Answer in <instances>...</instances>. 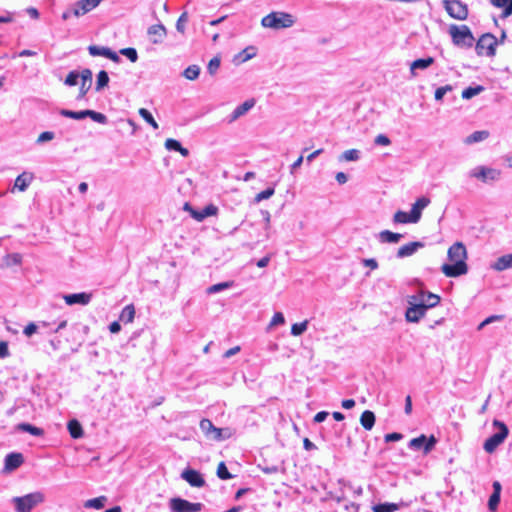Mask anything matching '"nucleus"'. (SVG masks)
<instances>
[{"instance_id":"obj_1","label":"nucleus","mask_w":512,"mask_h":512,"mask_svg":"<svg viewBox=\"0 0 512 512\" xmlns=\"http://www.w3.org/2000/svg\"><path fill=\"white\" fill-rule=\"evenodd\" d=\"M448 259L451 264L445 263L441 267V271L447 277H458L468 272L466 263L467 250L462 242H456L448 249Z\"/></svg>"},{"instance_id":"obj_2","label":"nucleus","mask_w":512,"mask_h":512,"mask_svg":"<svg viewBox=\"0 0 512 512\" xmlns=\"http://www.w3.org/2000/svg\"><path fill=\"white\" fill-rule=\"evenodd\" d=\"M296 20L292 14L287 12H271L264 16L261 20V25L265 28L274 30L290 28L295 24Z\"/></svg>"},{"instance_id":"obj_3","label":"nucleus","mask_w":512,"mask_h":512,"mask_svg":"<svg viewBox=\"0 0 512 512\" xmlns=\"http://www.w3.org/2000/svg\"><path fill=\"white\" fill-rule=\"evenodd\" d=\"M44 501L45 496L40 491L12 498V503L14 504L16 512H31L36 506L42 504Z\"/></svg>"},{"instance_id":"obj_4","label":"nucleus","mask_w":512,"mask_h":512,"mask_svg":"<svg viewBox=\"0 0 512 512\" xmlns=\"http://www.w3.org/2000/svg\"><path fill=\"white\" fill-rule=\"evenodd\" d=\"M449 34L454 45L466 48L473 46L475 38L467 25L452 24L449 27Z\"/></svg>"},{"instance_id":"obj_5","label":"nucleus","mask_w":512,"mask_h":512,"mask_svg":"<svg viewBox=\"0 0 512 512\" xmlns=\"http://www.w3.org/2000/svg\"><path fill=\"white\" fill-rule=\"evenodd\" d=\"M493 425L498 428V431L485 440L483 448L487 453L494 452L505 441L509 433L508 427L503 422L494 420Z\"/></svg>"},{"instance_id":"obj_6","label":"nucleus","mask_w":512,"mask_h":512,"mask_svg":"<svg viewBox=\"0 0 512 512\" xmlns=\"http://www.w3.org/2000/svg\"><path fill=\"white\" fill-rule=\"evenodd\" d=\"M200 429L206 437L216 441H222L231 436L229 429L217 428L209 419H202L200 421Z\"/></svg>"},{"instance_id":"obj_7","label":"nucleus","mask_w":512,"mask_h":512,"mask_svg":"<svg viewBox=\"0 0 512 512\" xmlns=\"http://www.w3.org/2000/svg\"><path fill=\"white\" fill-rule=\"evenodd\" d=\"M203 507L202 503H193L180 497L172 498L169 502L171 512H200Z\"/></svg>"},{"instance_id":"obj_8","label":"nucleus","mask_w":512,"mask_h":512,"mask_svg":"<svg viewBox=\"0 0 512 512\" xmlns=\"http://www.w3.org/2000/svg\"><path fill=\"white\" fill-rule=\"evenodd\" d=\"M445 10L450 17L457 20H465L468 17V7L460 0H444Z\"/></svg>"},{"instance_id":"obj_9","label":"nucleus","mask_w":512,"mask_h":512,"mask_svg":"<svg viewBox=\"0 0 512 512\" xmlns=\"http://www.w3.org/2000/svg\"><path fill=\"white\" fill-rule=\"evenodd\" d=\"M497 44V38L491 33H486L477 41L475 50L478 55H482L483 50H486V55L491 57L495 55Z\"/></svg>"},{"instance_id":"obj_10","label":"nucleus","mask_w":512,"mask_h":512,"mask_svg":"<svg viewBox=\"0 0 512 512\" xmlns=\"http://www.w3.org/2000/svg\"><path fill=\"white\" fill-rule=\"evenodd\" d=\"M437 443V439L434 435L427 437L422 434L419 437L413 438L409 441L408 447L414 450H423L425 454L431 452Z\"/></svg>"},{"instance_id":"obj_11","label":"nucleus","mask_w":512,"mask_h":512,"mask_svg":"<svg viewBox=\"0 0 512 512\" xmlns=\"http://www.w3.org/2000/svg\"><path fill=\"white\" fill-rule=\"evenodd\" d=\"M500 175L501 172L499 170L486 166H477L469 172L470 177L477 178L484 183L496 181L500 178Z\"/></svg>"},{"instance_id":"obj_12","label":"nucleus","mask_w":512,"mask_h":512,"mask_svg":"<svg viewBox=\"0 0 512 512\" xmlns=\"http://www.w3.org/2000/svg\"><path fill=\"white\" fill-rule=\"evenodd\" d=\"M181 478L192 487L201 488L205 485V479L202 474L194 469L186 468L181 473Z\"/></svg>"},{"instance_id":"obj_13","label":"nucleus","mask_w":512,"mask_h":512,"mask_svg":"<svg viewBox=\"0 0 512 512\" xmlns=\"http://www.w3.org/2000/svg\"><path fill=\"white\" fill-rule=\"evenodd\" d=\"M410 306L407 308L405 312V318L407 322L418 323L421 318H423L427 312L425 306L419 303L409 302Z\"/></svg>"},{"instance_id":"obj_14","label":"nucleus","mask_w":512,"mask_h":512,"mask_svg":"<svg viewBox=\"0 0 512 512\" xmlns=\"http://www.w3.org/2000/svg\"><path fill=\"white\" fill-rule=\"evenodd\" d=\"M412 299L419 301L418 303L424 305L426 310L437 306L441 300L439 295L429 291H420L419 296H412Z\"/></svg>"},{"instance_id":"obj_15","label":"nucleus","mask_w":512,"mask_h":512,"mask_svg":"<svg viewBox=\"0 0 512 512\" xmlns=\"http://www.w3.org/2000/svg\"><path fill=\"white\" fill-rule=\"evenodd\" d=\"M102 0H79L73 7V16L80 17L96 8Z\"/></svg>"},{"instance_id":"obj_16","label":"nucleus","mask_w":512,"mask_h":512,"mask_svg":"<svg viewBox=\"0 0 512 512\" xmlns=\"http://www.w3.org/2000/svg\"><path fill=\"white\" fill-rule=\"evenodd\" d=\"M65 303L69 306H73L76 304L79 305H88L92 299V294L87 292L66 294L63 296Z\"/></svg>"},{"instance_id":"obj_17","label":"nucleus","mask_w":512,"mask_h":512,"mask_svg":"<svg viewBox=\"0 0 512 512\" xmlns=\"http://www.w3.org/2000/svg\"><path fill=\"white\" fill-rule=\"evenodd\" d=\"M147 34L151 43L160 44L167 35L166 27L163 24H155L148 28Z\"/></svg>"},{"instance_id":"obj_18","label":"nucleus","mask_w":512,"mask_h":512,"mask_svg":"<svg viewBox=\"0 0 512 512\" xmlns=\"http://www.w3.org/2000/svg\"><path fill=\"white\" fill-rule=\"evenodd\" d=\"M24 462V457L21 453L11 452L5 456L4 469L8 472L18 469Z\"/></svg>"},{"instance_id":"obj_19","label":"nucleus","mask_w":512,"mask_h":512,"mask_svg":"<svg viewBox=\"0 0 512 512\" xmlns=\"http://www.w3.org/2000/svg\"><path fill=\"white\" fill-rule=\"evenodd\" d=\"M255 105V101L253 99L246 100L244 103L238 105L233 112L227 117V122L232 123L236 121L238 118L245 115L250 109H252Z\"/></svg>"},{"instance_id":"obj_20","label":"nucleus","mask_w":512,"mask_h":512,"mask_svg":"<svg viewBox=\"0 0 512 512\" xmlns=\"http://www.w3.org/2000/svg\"><path fill=\"white\" fill-rule=\"evenodd\" d=\"M424 246H425V244L421 241L410 242L408 244L401 246L398 249L396 256H397V258H400V259L412 256L413 254H415L419 249L423 248Z\"/></svg>"},{"instance_id":"obj_21","label":"nucleus","mask_w":512,"mask_h":512,"mask_svg":"<svg viewBox=\"0 0 512 512\" xmlns=\"http://www.w3.org/2000/svg\"><path fill=\"white\" fill-rule=\"evenodd\" d=\"M92 71L88 68H85L81 71L80 79L81 85L79 90L78 99L83 98L92 86Z\"/></svg>"},{"instance_id":"obj_22","label":"nucleus","mask_w":512,"mask_h":512,"mask_svg":"<svg viewBox=\"0 0 512 512\" xmlns=\"http://www.w3.org/2000/svg\"><path fill=\"white\" fill-rule=\"evenodd\" d=\"M493 492L488 500V509L491 512H495L498 508L501 498L502 486L499 481H494L492 484Z\"/></svg>"},{"instance_id":"obj_23","label":"nucleus","mask_w":512,"mask_h":512,"mask_svg":"<svg viewBox=\"0 0 512 512\" xmlns=\"http://www.w3.org/2000/svg\"><path fill=\"white\" fill-rule=\"evenodd\" d=\"M34 175L30 172H23L17 176L14 182V189L24 192L33 181Z\"/></svg>"},{"instance_id":"obj_24","label":"nucleus","mask_w":512,"mask_h":512,"mask_svg":"<svg viewBox=\"0 0 512 512\" xmlns=\"http://www.w3.org/2000/svg\"><path fill=\"white\" fill-rule=\"evenodd\" d=\"M430 204V199L427 197H420L416 200V202L412 205L411 214L412 218L416 219L418 222L421 219L422 210L425 209Z\"/></svg>"},{"instance_id":"obj_25","label":"nucleus","mask_w":512,"mask_h":512,"mask_svg":"<svg viewBox=\"0 0 512 512\" xmlns=\"http://www.w3.org/2000/svg\"><path fill=\"white\" fill-rule=\"evenodd\" d=\"M218 212V208L213 205V204H209L207 206H205L202 210L198 211H193V219L197 220V221H203L205 218L209 217V216H214L216 215Z\"/></svg>"},{"instance_id":"obj_26","label":"nucleus","mask_w":512,"mask_h":512,"mask_svg":"<svg viewBox=\"0 0 512 512\" xmlns=\"http://www.w3.org/2000/svg\"><path fill=\"white\" fill-rule=\"evenodd\" d=\"M402 237V234L390 230H383L378 234V240L381 243H398Z\"/></svg>"},{"instance_id":"obj_27","label":"nucleus","mask_w":512,"mask_h":512,"mask_svg":"<svg viewBox=\"0 0 512 512\" xmlns=\"http://www.w3.org/2000/svg\"><path fill=\"white\" fill-rule=\"evenodd\" d=\"M496 271H503L512 268V253L499 257L492 265Z\"/></svg>"},{"instance_id":"obj_28","label":"nucleus","mask_w":512,"mask_h":512,"mask_svg":"<svg viewBox=\"0 0 512 512\" xmlns=\"http://www.w3.org/2000/svg\"><path fill=\"white\" fill-rule=\"evenodd\" d=\"M412 217L413 216H412L411 212L407 213L405 211L398 210L393 215L392 221L394 224H408V223L415 224V223H417L418 221L416 219H413Z\"/></svg>"},{"instance_id":"obj_29","label":"nucleus","mask_w":512,"mask_h":512,"mask_svg":"<svg viewBox=\"0 0 512 512\" xmlns=\"http://www.w3.org/2000/svg\"><path fill=\"white\" fill-rule=\"evenodd\" d=\"M434 63L433 57L420 58L413 61L410 65V71L413 75H415V70L420 69L424 70L430 67Z\"/></svg>"},{"instance_id":"obj_30","label":"nucleus","mask_w":512,"mask_h":512,"mask_svg":"<svg viewBox=\"0 0 512 512\" xmlns=\"http://www.w3.org/2000/svg\"><path fill=\"white\" fill-rule=\"evenodd\" d=\"M375 414L370 410H365L360 417V423L366 430H371L375 424Z\"/></svg>"},{"instance_id":"obj_31","label":"nucleus","mask_w":512,"mask_h":512,"mask_svg":"<svg viewBox=\"0 0 512 512\" xmlns=\"http://www.w3.org/2000/svg\"><path fill=\"white\" fill-rule=\"evenodd\" d=\"M67 429L70 433V436L74 439H78L83 436V428L80 422L76 419L68 421Z\"/></svg>"},{"instance_id":"obj_32","label":"nucleus","mask_w":512,"mask_h":512,"mask_svg":"<svg viewBox=\"0 0 512 512\" xmlns=\"http://www.w3.org/2000/svg\"><path fill=\"white\" fill-rule=\"evenodd\" d=\"M489 137V132L486 130L475 131L466 137L465 143L468 145L478 143L486 140Z\"/></svg>"},{"instance_id":"obj_33","label":"nucleus","mask_w":512,"mask_h":512,"mask_svg":"<svg viewBox=\"0 0 512 512\" xmlns=\"http://www.w3.org/2000/svg\"><path fill=\"white\" fill-rule=\"evenodd\" d=\"M107 502L106 496H99L85 501L84 507L89 509H102Z\"/></svg>"},{"instance_id":"obj_34","label":"nucleus","mask_w":512,"mask_h":512,"mask_svg":"<svg viewBox=\"0 0 512 512\" xmlns=\"http://www.w3.org/2000/svg\"><path fill=\"white\" fill-rule=\"evenodd\" d=\"M60 115L66 118H71L75 120H82L87 118V110H81V111H72L68 109H61L59 111Z\"/></svg>"},{"instance_id":"obj_35","label":"nucleus","mask_w":512,"mask_h":512,"mask_svg":"<svg viewBox=\"0 0 512 512\" xmlns=\"http://www.w3.org/2000/svg\"><path fill=\"white\" fill-rule=\"evenodd\" d=\"M18 429L23 432H27L33 436H42L44 434L43 429L36 427L30 423H20Z\"/></svg>"},{"instance_id":"obj_36","label":"nucleus","mask_w":512,"mask_h":512,"mask_svg":"<svg viewBox=\"0 0 512 512\" xmlns=\"http://www.w3.org/2000/svg\"><path fill=\"white\" fill-rule=\"evenodd\" d=\"M135 308L133 305H127L122 309L120 320L124 323H130L134 320Z\"/></svg>"},{"instance_id":"obj_37","label":"nucleus","mask_w":512,"mask_h":512,"mask_svg":"<svg viewBox=\"0 0 512 512\" xmlns=\"http://www.w3.org/2000/svg\"><path fill=\"white\" fill-rule=\"evenodd\" d=\"M108 83H109L108 73L105 70H101L97 74L95 90L97 92L101 91L104 87H106L108 85Z\"/></svg>"},{"instance_id":"obj_38","label":"nucleus","mask_w":512,"mask_h":512,"mask_svg":"<svg viewBox=\"0 0 512 512\" xmlns=\"http://www.w3.org/2000/svg\"><path fill=\"white\" fill-rule=\"evenodd\" d=\"M483 91H484V87L481 85H477L474 87L469 86L462 91V98L463 99H471L472 97L480 94Z\"/></svg>"},{"instance_id":"obj_39","label":"nucleus","mask_w":512,"mask_h":512,"mask_svg":"<svg viewBox=\"0 0 512 512\" xmlns=\"http://www.w3.org/2000/svg\"><path fill=\"white\" fill-rule=\"evenodd\" d=\"M88 51H89V54L91 56L107 57L108 53L110 51V48L109 47H104V46L90 45L88 47Z\"/></svg>"},{"instance_id":"obj_40","label":"nucleus","mask_w":512,"mask_h":512,"mask_svg":"<svg viewBox=\"0 0 512 512\" xmlns=\"http://www.w3.org/2000/svg\"><path fill=\"white\" fill-rule=\"evenodd\" d=\"M374 512H395L398 510V505L395 503H380L373 506Z\"/></svg>"},{"instance_id":"obj_41","label":"nucleus","mask_w":512,"mask_h":512,"mask_svg":"<svg viewBox=\"0 0 512 512\" xmlns=\"http://www.w3.org/2000/svg\"><path fill=\"white\" fill-rule=\"evenodd\" d=\"M232 286H233V282L232 281L217 283V284H214V285L208 287L207 293L208 294H215V293L221 292L223 290L229 289Z\"/></svg>"},{"instance_id":"obj_42","label":"nucleus","mask_w":512,"mask_h":512,"mask_svg":"<svg viewBox=\"0 0 512 512\" xmlns=\"http://www.w3.org/2000/svg\"><path fill=\"white\" fill-rule=\"evenodd\" d=\"M199 74L200 67L198 65H190L183 72V76L188 80L197 79L199 77Z\"/></svg>"},{"instance_id":"obj_43","label":"nucleus","mask_w":512,"mask_h":512,"mask_svg":"<svg viewBox=\"0 0 512 512\" xmlns=\"http://www.w3.org/2000/svg\"><path fill=\"white\" fill-rule=\"evenodd\" d=\"M87 117L99 124H107L108 118L105 114L87 109Z\"/></svg>"},{"instance_id":"obj_44","label":"nucleus","mask_w":512,"mask_h":512,"mask_svg":"<svg viewBox=\"0 0 512 512\" xmlns=\"http://www.w3.org/2000/svg\"><path fill=\"white\" fill-rule=\"evenodd\" d=\"M139 115L148 123L150 124L153 129H158V123L155 121L153 115L145 108L139 109Z\"/></svg>"},{"instance_id":"obj_45","label":"nucleus","mask_w":512,"mask_h":512,"mask_svg":"<svg viewBox=\"0 0 512 512\" xmlns=\"http://www.w3.org/2000/svg\"><path fill=\"white\" fill-rule=\"evenodd\" d=\"M39 327L49 328L50 324L47 322H41V324L38 326L35 323L31 322L24 328L23 332L27 337H31L34 333L37 332V329Z\"/></svg>"},{"instance_id":"obj_46","label":"nucleus","mask_w":512,"mask_h":512,"mask_svg":"<svg viewBox=\"0 0 512 512\" xmlns=\"http://www.w3.org/2000/svg\"><path fill=\"white\" fill-rule=\"evenodd\" d=\"M308 327V320H304L300 323H294L291 327V334L293 336H300L302 335Z\"/></svg>"},{"instance_id":"obj_47","label":"nucleus","mask_w":512,"mask_h":512,"mask_svg":"<svg viewBox=\"0 0 512 512\" xmlns=\"http://www.w3.org/2000/svg\"><path fill=\"white\" fill-rule=\"evenodd\" d=\"M216 474L221 480H229L233 478V475L228 471L224 462L219 463Z\"/></svg>"},{"instance_id":"obj_48","label":"nucleus","mask_w":512,"mask_h":512,"mask_svg":"<svg viewBox=\"0 0 512 512\" xmlns=\"http://www.w3.org/2000/svg\"><path fill=\"white\" fill-rule=\"evenodd\" d=\"M81 72L77 70L70 71L65 78L64 84L67 86H75L78 84Z\"/></svg>"},{"instance_id":"obj_49","label":"nucleus","mask_w":512,"mask_h":512,"mask_svg":"<svg viewBox=\"0 0 512 512\" xmlns=\"http://www.w3.org/2000/svg\"><path fill=\"white\" fill-rule=\"evenodd\" d=\"M119 53L125 57H127L132 63H135L138 60V53L135 48L127 47L123 48L119 51Z\"/></svg>"},{"instance_id":"obj_50","label":"nucleus","mask_w":512,"mask_h":512,"mask_svg":"<svg viewBox=\"0 0 512 512\" xmlns=\"http://www.w3.org/2000/svg\"><path fill=\"white\" fill-rule=\"evenodd\" d=\"M360 158V151L357 149H349L343 152L341 159L345 161H357Z\"/></svg>"},{"instance_id":"obj_51","label":"nucleus","mask_w":512,"mask_h":512,"mask_svg":"<svg viewBox=\"0 0 512 512\" xmlns=\"http://www.w3.org/2000/svg\"><path fill=\"white\" fill-rule=\"evenodd\" d=\"M275 193V189L273 187H268L267 189L261 191L255 196V202L259 203L262 200L269 199Z\"/></svg>"},{"instance_id":"obj_52","label":"nucleus","mask_w":512,"mask_h":512,"mask_svg":"<svg viewBox=\"0 0 512 512\" xmlns=\"http://www.w3.org/2000/svg\"><path fill=\"white\" fill-rule=\"evenodd\" d=\"M220 58L219 57H213L209 63H208V66H207V71L209 74L211 75H214L217 70L219 69L220 67Z\"/></svg>"},{"instance_id":"obj_53","label":"nucleus","mask_w":512,"mask_h":512,"mask_svg":"<svg viewBox=\"0 0 512 512\" xmlns=\"http://www.w3.org/2000/svg\"><path fill=\"white\" fill-rule=\"evenodd\" d=\"M188 21V13L187 12H183L177 22H176V30L180 33H184L185 32V24L186 22Z\"/></svg>"},{"instance_id":"obj_54","label":"nucleus","mask_w":512,"mask_h":512,"mask_svg":"<svg viewBox=\"0 0 512 512\" xmlns=\"http://www.w3.org/2000/svg\"><path fill=\"white\" fill-rule=\"evenodd\" d=\"M55 138V133L52 132V131H45V132H42L37 140H36V143L37 144H43L45 142H48V141H51Z\"/></svg>"},{"instance_id":"obj_55","label":"nucleus","mask_w":512,"mask_h":512,"mask_svg":"<svg viewBox=\"0 0 512 512\" xmlns=\"http://www.w3.org/2000/svg\"><path fill=\"white\" fill-rule=\"evenodd\" d=\"M181 146H182L181 143L176 139L168 138L165 141V148L169 151H177L178 152V150H180Z\"/></svg>"},{"instance_id":"obj_56","label":"nucleus","mask_w":512,"mask_h":512,"mask_svg":"<svg viewBox=\"0 0 512 512\" xmlns=\"http://www.w3.org/2000/svg\"><path fill=\"white\" fill-rule=\"evenodd\" d=\"M451 90H452L451 85H445V86L437 88L435 91V99L437 101H441L443 99L444 95Z\"/></svg>"},{"instance_id":"obj_57","label":"nucleus","mask_w":512,"mask_h":512,"mask_svg":"<svg viewBox=\"0 0 512 512\" xmlns=\"http://www.w3.org/2000/svg\"><path fill=\"white\" fill-rule=\"evenodd\" d=\"M504 318L503 315H492V316H489L487 317L483 322H481L478 326V330H481L483 329V327H485L486 325L494 322V321H499V320H502Z\"/></svg>"},{"instance_id":"obj_58","label":"nucleus","mask_w":512,"mask_h":512,"mask_svg":"<svg viewBox=\"0 0 512 512\" xmlns=\"http://www.w3.org/2000/svg\"><path fill=\"white\" fill-rule=\"evenodd\" d=\"M285 323L284 315L281 312H276L270 322V326H277Z\"/></svg>"},{"instance_id":"obj_59","label":"nucleus","mask_w":512,"mask_h":512,"mask_svg":"<svg viewBox=\"0 0 512 512\" xmlns=\"http://www.w3.org/2000/svg\"><path fill=\"white\" fill-rule=\"evenodd\" d=\"M339 484L349 487L350 489H353V493L356 497H359L363 494V488L361 486L353 487L351 483L346 482L344 479L339 480Z\"/></svg>"},{"instance_id":"obj_60","label":"nucleus","mask_w":512,"mask_h":512,"mask_svg":"<svg viewBox=\"0 0 512 512\" xmlns=\"http://www.w3.org/2000/svg\"><path fill=\"white\" fill-rule=\"evenodd\" d=\"M374 143L380 146H388L391 144V141L386 135L379 134L375 137Z\"/></svg>"},{"instance_id":"obj_61","label":"nucleus","mask_w":512,"mask_h":512,"mask_svg":"<svg viewBox=\"0 0 512 512\" xmlns=\"http://www.w3.org/2000/svg\"><path fill=\"white\" fill-rule=\"evenodd\" d=\"M403 438V435L401 433H398V432H393V433H388L385 435V442L389 443V442H396V441H399Z\"/></svg>"},{"instance_id":"obj_62","label":"nucleus","mask_w":512,"mask_h":512,"mask_svg":"<svg viewBox=\"0 0 512 512\" xmlns=\"http://www.w3.org/2000/svg\"><path fill=\"white\" fill-rule=\"evenodd\" d=\"M362 263H363L364 266L370 267L372 270L378 268V262L374 258L363 259Z\"/></svg>"},{"instance_id":"obj_63","label":"nucleus","mask_w":512,"mask_h":512,"mask_svg":"<svg viewBox=\"0 0 512 512\" xmlns=\"http://www.w3.org/2000/svg\"><path fill=\"white\" fill-rule=\"evenodd\" d=\"M328 415H329V413L327 411H320V412L316 413L313 420L315 423H321L326 420Z\"/></svg>"},{"instance_id":"obj_64","label":"nucleus","mask_w":512,"mask_h":512,"mask_svg":"<svg viewBox=\"0 0 512 512\" xmlns=\"http://www.w3.org/2000/svg\"><path fill=\"white\" fill-rule=\"evenodd\" d=\"M9 355L8 344L4 341L0 342V357L5 358Z\"/></svg>"}]
</instances>
